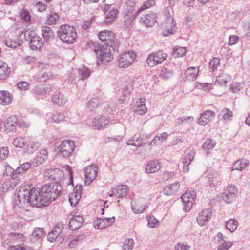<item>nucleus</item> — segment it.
<instances>
[{
    "instance_id": "nucleus-1",
    "label": "nucleus",
    "mask_w": 250,
    "mask_h": 250,
    "mask_svg": "<svg viewBox=\"0 0 250 250\" xmlns=\"http://www.w3.org/2000/svg\"><path fill=\"white\" fill-rule=\"evenodd\" d=\"M36 189L39 192L36 198L37 207H40L55 200L61 193L62 187L59 183H55L44 185L40 189Z\"/></svg>"
},
{
    "instance_id": "nucleus-2",
    "label": "nucleus",
    "mask_w": 250,
    "mask_h": 250,
    "mask_svg": "<svg viewBox=\"0 0 250 250\" xmlns=\"http://www.w3.org/2000/svg\"><path fill=\"white\" fill-rule=\"evenodd\" d=\"M38 193L36 188L31 189L29 187L24 186L18 191L17 201L21 206L30 204L32 206H37L38 200L36 198Z\"/></svg>"
},
{
    "instance_id": "nucleus-3",
    "label": "nucleus",
    "mask_w": 250,
    "mask_h": 250,
    "mask_svg": "<svg viewBox=\"0 0 250 250\" xmlns=\"http://www.w3.org/2000/svg\"><path fill=\"white\" fill-rule=\"evenodd\" d=\"M165 20L162 24V34L164 36H168L174 33L176 31V22L167 8L163 10Z\"/></svg>"
},
{
    "instance_id": "nucleus-4",
    "label": "nucleus",
    "mask_w": 250,
    "mask_h": 250,
    "mask_svg": "<svg viewBox=\"0 0 250 250\" xmlns=\"http://www.w3.org/2000/svg\"><path fill=\"white\" fill-rule=\"evenodd\" d=\"M58 36L64 42L73 43L77 38V33L72 26L62 25L58 31Z\"/></svg>"
},
{
    "instance_id": "nucleus-5",
    "label": "nucleus",
    "mask_w": 250,
    "mask_h": 250,
    "mask_svg": "<svg viewBox=\"0 0 250 250\" xmlns=\"http://www.w3.org/2000/svg\"><path fill=\"white\" fill-rule=\"evenodd\" d=\"M76 148L75 142L70 140H64L57 146V153L64 158L72 156Z\"/></svg>"
},
{
    "instance_id": "nucleus-6",
    "label": "nucleus",
    "mask_w": 250,
    "mask_h": 250,
    "mask_svg": "<svg viewBox=\"0 0 250 250\" xmlns=\"http://www.w3.org/2000/svg\"><path fill=\"white\" fill-rule=\"evenodd\" d=\"M95 52L97 57V63L98 65L108 62L113 58L109 49L107 47L100 46L95 49Z\"/></svg>"
},
{
    "instance_id": "nucleus-7",
    "label": "nucleus",
    "mask_w": 250,
    "mask_h": 250,
    "mask_svg": "<svg viewBox=\"0 0 250 250\" xmlns=\"http://www.w3.org/2000/svg\"><path fill=\"white\" fill-rule=\"evenodd\" d=\"M167 57V54L159 51L149 54L146 60V63L150 67H154L162 63Z\"/></svg>"
},
{
    "instance_id": "nucleus-8",
    "label": "nucleus",
    "mask_w": 250,
    "mask_h": 250,
    "mask_svg": "<svg viewBox=\"0 0 250 250\" xmlns=\"http://www.w3.org/2000/svg\"><path fill=\"white\" fill-rule=\"evenodd\" d=\"M237 192L238 189L235 185H229L224 189L222 198L226 203L230 204L235 200Z\"/></svg>"
},
{
    "instance_id": "nucleus-9",
    "label": "nucleus",
    "mask_w": 250,
    "mask_h": 250,
    "mask_svg": "<svg viewBox=\"0 0 250 250\" xmlns=\"http://www.w3.org/2000/svg\"><path fill=\"white\" fill-rule=\"evenodd\" d=\"M136 54L130 51L122 53L119 58L118 65L120 68L129 66L136 58Z\"/></svg>"
},
{
    "instance_id": "nucleus-10",
    "label": "nucleus",
    "mask_w": 250,
    "mask_h": 250,
    "mask_svg": "<svg viewBox=\"0 0 250 250\" xmlns=\"http://www.w3.org/2000/svg\"><path fill=\"white\" fill-rule=\"evenodd\" d=\"M195 197L196 192L194 190H188L181 196L185 211H188L192 208Z\"/></svg>"
},
{
    "instance_id": "nucleus-11",
    "label": "nucleus",
    "mask_w": 250,
    "mask_h": 250,
    "mask_svg": "<svg viewBox=\"0 0 250 250\" xmlns=\"http://www.w3.org/2000/svg\"><path fill=\"white\" fill-rule=\"evenodd\" d=\"M103 11L105 15L104 21L105 24H111L117 18L118 11L111 5L106 4L103 8Z\"/></svg>"
},
{
    "instance_id": "nucleus-12",
    "label": "nucleus",
    "mask_w": 250,
    "mask_h": 250,
    "mask_svg": "<svg viewBox=\"0 0 250 250\" xmlns=\"http://www.w3.org/2000/svg\"><path fill=\"white\" fill-rule=\"evenodd\" d=\"M98 37L107 46L112 48L115 46V34L112 31L107 30L102 31L99 33Z\"/></svg>"
},
{
    "instance_id": "nucleus-13",
    "label": "nucleus",
    "mask_w": 250,
    "mask_h": 250,
    "mask_svg": "<svg viewBox=\"0 0 250 250\" xmlns=\"http://www.w3.org/2000/svg\"><path fill=\"white\" fill-rule=\"evenodd\" d=\"M147 207L146 201L143 198L135 199L131 202V209L135 214L143 213Z\"/></svg>"
},
{
    "instance_id": "nucleus-14",
    "label": "nucleus",
    "mask_w": 250,
    "mask_h": 250,
    "mask_svg": "<svg viewBox=\"0 0 250 250\" xmlns=\"http://www.w3.org/2000/svg\"><path fill=\"white\" fill-rule=\"evenodd\" d=\"M64 174L63 171L58 168L46 169L44 172V176L50 180H55L56 183L61 181L63 178Z\"/></svg>"
},
{
    "instance_id": "nucleus-15",
    "label": "nucleus",
    "mask_w": 250,
    "mask_h": 250,
    "mask_svg": "<svg viewBox=\"0 0 250 250\" xmlns=\"http://www.w3.org/2000/svg\"><path fill=\"white\" fill-rule=\"evenodd\" d=\"M110 122L109 118L103 115L96 116L92 120V126L97 130L104 129Z\"/></svg>"
},
{
    "instance_id": "nucleus-16",
    "label": "nucleus",
    "mask_w": 250,
    "mask_h": 250,
    "mask_svg": "<svg viewBox=\"0 0 250 250\" xmlns=\"http://www.w3.org/2000/svg\"><path fill=\"white\" fill-rule=\"evenodd\" d=\"M85 171V183L86 185H89L95 179L97 176L98 168V167L94 166L86 167L84 169Z\"/></svg>"
},
{
    "instance_id": "nucleus-17",
    "label": "nucleus",
    "mask_w": 250,
    "mask_h": 250,
    "mask_svg": "<svg viewBox=\"0 0 250 250\" xmlns=\"http://www.w3.org/2000/svg\"><path fill=\"white\" fill-rule=\"evenodd\" d=\"M82 191V186L77 185L73 190V192L69 194V200L72 206L75 207L78 203L81 198Z\"/></svg>"
},
{
    "instance_id": "nucleus-18",
    "label": "nucleus",
    "mask_w": 250,
    "mask_h": 250,
    "mask_svg": "<svg viewBox=\"0 0 250 250\" xmlns=\"http://www.w3.org/2000/svg\"><path fill=\"white\" fill-rule=\"evenodd\" d=\"M196 154V151L194 149L189 150L183 157L182 163L183 164V171L185 173L188 172L189 165L193 161Z\"/></svg>"
},
{
    "instance_id": "nucleus-19",
    "label": "nucleus",
    "mask_w": 250,
    "mask_h": 250,
    "mask_svg": "<svg viewBox=\"0 0 250 250\" xmlns=\"http://www.w3.org/2000/svg\"><path fill=\"white\" fill-rule=\"evenodd\" d=\"M114 217L97 219L94 223V227L97 229H102L112 225L115 222Z\"/></svg>"
},
{
    "instance_id": "nucleus-20",
    "label": "nucleus",
    "mask_w": 250,
    "mask_h": 250,
    "mask_svg": "<svg viewBox=\"0 0 250 250\" xmlns=\"http://www.w3.org/2000/svg\"><path fill=\"white\" fill-rule=\"evenodd\" d=\"M157 18L156 13H150L141 17L140 21L146 27H152L157 22Z\"/></svg>"
},
{
    "instance_id": "nucleus-21",
    "label": "nucleus",
    "mask_w": 250,
    "mask_h": 250,
    "mask_svg": "<svg viewBox=\"0 0 250 250\" xmlns=\"http://www.w3.org/2000/svg\"><path fill=\"white\" fill-rule=\"evenodd\" d=\"M161 168V164L157 160H151L146 165L145 171L147 174L158 172Z\"/></svg>"
},
{
    "instance_id": "nucleus-22",
    "label": "nucleus",
    "mask_w": 250,
    "mask_h": 250,
    "mask_svg": "<svg viewBox=\"0 0 250 250\" xmlns=\"http://www.w3.org/2000/svg\"><path fill=\"white\" fill-rule=\"evenodd\" d=\"M212 216V211L210 209H203L199 213L197 218L198 223L200 226H204L205 223L208 222Z\"/></svg>"
},
{
    "instance_id": "nucleus-23",
    "label": "nucleus",
    "mask_w": 250,
    "mask_h": 250,
    "mask_svg": "<svg viewBox=\"0 0 250 250\" xmlns=\"http://www.w3.org/2000/svg\"><path fill=\"white\" fill-rule=\"evenodd\" d=\"M48 157V152L46 149L41 150L32 161V165L37 167L43 163Z\"/></svg>"
},
{
    "instance_id": "nucleus-24",
    "label": "nucleus",
    "mask_w": 250,
    "mask_h": 250,
    "mask_svg": "<svg viewBox=\"0 0 250 250\" xmlns=\"http://www.w3.org/2000/svg\"><path fill=\"white\" fill-rule=\"evenodd\" d=\"M199 68L198 67H189L185 72V79L188 81H195L199 74Z\"/></svg>"
},
{
    "instance_id": "nucleus-25",
    "label": "nucleus",
    "mask_w": 250,
    "mask_h": 250,
    "mask_svg": "<svg viewBox=\"0 0 250 250\" xmlns=\"http://www.w3.org/2000/svg\"><path fill=\"white\" fill-rule=\"evenodd\" d=\"M13 100V95L6 90H0V105L6 106L9 105Z\"/></svg>"
},
{
    "instance_id": "nucleus-26",
    "label": "nucleus",
    "mask_w": 250,
    "mask_h": 250,
    "mask_svg": "<svg viewBox=\"0 0 250 250\" xmlns=\"http://www.w3.org/2000/svg\"><path fill=\"white\" fill-rule=\"evenodd\" d=\"M215 113L213 111L207 110L204 111L201 115L199 120V124L204 125L207 124L211 120V119L215 117Z\"/></svg>"
},
{
    "instance_id": "nucleus-27",
    "label": "nucleus",
    "mask_w": 250,
    "mask_h": 250,
    "mask_svg": "<svg viewBox=\"0 0 250 250\" xmlns=\"http://www.w3.org/2000/svg\"><path fill=\"white\" fill-rule=\"evenodd\" d=\"M43 46V42L39 36H35L31 38L29 46L33 50H40Z\"/></svg>"
},
{
    "instance_id": "nucleus-28",
    "label": "nucleus",
    "mask_w": 250,
    "mask_h": 250,
    "mask_svg": "<svg viewBox=\"0 0 250 250\" xmlns=\"http://www.w3.org/2000/svg\"><path fill=\"white\" fill-rule=\"evenodd\" d=\"M83 221V218L81 216L77 215L72 217L69 222V229L72 230L78 229L82 226Z\"/></svg>"
},
{
    "instance_id": "nucleus-29",
    "label": "nucleus",
    "mask_w": 250,
    "mask_h": 250,
    "mask_svg": "<svg viewBox=\"0 0 250 250\" xmlns=\"http://www.w3.org/2000/svg\"><path fill=\"white\" fill-rule=\"evenodd\" d=\"M180 183L177 182L167 185L164 188L163 192L167 195H173L178 192L180 188Z\"/></svg>"
},
{
    "instance_id": "nucleus-30",
    "label": "nucleus",
    "mask_w": 250,
    "mask_h": 250,
    "mask_svg": "<svg viewBox=\"0 0 250 250\" xmlns=\"http://www.w3.org/2000/svg\"><path fill=\"white\" fill-rule=\"evenodd\" d=\"M63 228L62 223H58L48 234V239L50 242H53L61 233Z\"/></svg>"
},
{
    "instance_id": "nucleus-31",
    "label": "nucleus",
    "mask_w": 250,
    "mask_h": 250,
    "mask_svg": "<svg viewBox=\"0 0 250 250\" xmlns=\"http://www.w3.org/2000/svg\"><path fill=\"white\" fill-rule=\"evenodd\" d=\"M145 99L141 98L139 101L136 102L134 107V112L138 115H143L146 113L147 108L145 105Z\"/></svg>"
},
{
    "instance_id": "nucleus-32",
    "label": "nucleus",
    "mask_w": 250,
    "mask_h": 250,
    "mask_svg": "<svg viewBox=\"0 0 250 250\" xmlns=\"http://www.w3.org/2000/svg\"><path fill=\"white\" fill-rule=\"evenodd\" d=\"M52 86L49 84H39L36 85L34 88V93L39 96L44 95L50 92L52 90Z\"/></svg>"
},
{
    "instance_id": "nucleus-33",
    "label": "nucleus",
    "mask_w": 250,
    "mask_h": 250,
    "mask_svg": "<svg viewBox=\"0 0 250 250\" xmlns=\"http://www.w3.org/2000/svg\"><path fill=\"white\" fill-rule=\"evenodd\" d=\"M231 80V77L230 75L226 73H222L217 77L215 84L225 86L227 84V83L230 81Z\"/></svg>"
},
{
    "instance_id": "nucleus-34",
    "label": "nucleus",
    "mask_w": 250,
    "mask_h": 250,
    "mask_svg": "<svg viewBox=\"0 0 250 250\" xmlns=\"http://www.w3.org/2000/svg\"><path fill=\"white\" fill-rule=\"evenodd\" d=\"M17 122V119L16 116L12 115L9 117L3 122L4 128L9 131L13 130Z\"/></svg>"
},
{
    "instance_id": "nucleus-35",
    "label": "nucleus",
    "mask_w": 250,
    "mask_h": 250,
    "mask_svg": "<svg viewBox=\"0 0 250 250\" xmlns=\"http://www.w3.org/2000/svg\"><path fill=\"white\" fill-rule=\"evenodd\" d=\"M129 191L127 186L119 185L114 189V195L118 198H122L126 196Z\"/></svg>"
},
{
    "instance_id": "nucleus-36",
    "label": "nucleus",
    "mask_w": 250,
    "mask_h": 250,
    "mask_svg": "<svg viewBox=\"0 0 250 250\" xmlns=\"http://www.w3.org/2000/svg\"><path fill=\"white\" fill-rule=\"evenodd\" d=\"M249 164V161L245 159H241L236 161L232 165V170H237L242 171L245 169Z\"/></svg>"
},
{
    "instance_id": "nucleus-37",
    "label": "nucleus",
    "mask_w": 250,
    "mask_h": 250,
    "mask_svg": "<svg viewBox=\"0 0 250 250\" xmlns=\"http://www.w3.org/2000/svg\"><path fill=\"white\" fill-rule=\"evenodd\" d=\"M53 102L59 106L64 105L67 102V99L63 94L57 93L54 94L52 97Z\"/></svg>"
},
{
    "instance_id": "nucleus-38",
    "label": "nucleus",
    "mask_w": 250,
    "mask_h": 250,
    "mask_svg": "<svg viewBox=\"0 0 250 250\" xmlns=\"http://www.w3.org/2000/svg\"><path fill=\"white\" fill-rule=\"evenodd\" d=\"M174 74L172 69L169 67H163L162 68L159 74L161 78L164 80H167L171 78Z\"/></svg>"
},
{
    "instance_id": "nucleus-39",
    "label": "nucleus",
    "mask_w": 250,
    "mask_h": 250,
    "mask_svg": "<svg viewBox=\"0 0 250 250\" xmlns=\"http://www.w3.org/2000/svg\"><path fill=\"white\" fill-rule=\"evenodd\" d=\"M20 180L16 178H11L6 180L3 184V188L6 190H10L14 188L19 183Z\"/></svg>"
},
{
    "instance_id": "nucleus-40",
    "label": "nucleus",
    "mask_w": 250,
    "mask_h": 250,
    "mask_svg": "<svg viewBox=\"0 0 250 250\" xmlns=\"http://www.w3.org/2000/svg\"><path fill=\"white\" fill-rule=\"evenodd\" d=\"M22 43V41L19 39L17 37L9 38L6 41L5 44L9 47L16 48L21 45Z\"/></svg>"
},
{
    "instance_id": "nucleus-41",
    "label": "nucleus",
    "mask_w": 250,
    "mask_h": 250,
    "mask_svg": "<svg viewBox=\"0 0 250 250\" xmlns=\"http://www.w3.org/2000/svg\"><path fill=\"white\" fill-rule=\"evenodd\" d=\"M143 138L140 136L136 137L135 135L132 138L129 139L126 142L127 145H132L138 147L142 146L146 143H143Z\"/></svg>"
},
{
    "instance_id": "nucleus-42",
    "label": "nucleus",
    "mask_w": 250,
    "mask_h": 250,
    "mask_svg": "<svg viewBox=\"0 0 250 250\" xmlns=\"http://www.w3.org/2000/svg\"><path fill=\"white\" fill-rule=\"evenodd\" d=\"M44 234V229L42 228H35L31 236L32 241H36L41 239Z\"/></svg>"
},
{
    "instance_id": "nucleus-43",
    "label": "nucleus",
    "mask_w": 250,
    "mask_h": 250,
    "mask_svg": "<svg viewBox=\"0 0 250 250\" xmlns=\"http://www.w3.org/2000/svg\"><path fill=\"white\" fill-rule=\"evenodd\" d=\"M42 37L45 40H48L53 38L54 36V33L50 27L43 26L42 28Z\"/></svg>"
},
{
    "instance_id": "nucleus-44",
    "label": "nucleus",
    "mask_w": 250,
    "mask_h": 250,
    "mask_svg": "<svg viewBox=\"0 0 250 250\" xmlns=\"http://www.w3.org/2000/svg\"><path fill=\"white\" fill-rule=\"evenodd\" d=\"M59 15L55 12H52L47 18L46 22L48 25H54L59 21Z\"/></svg>"
},
{
    "instance_id": "nucleus-45",
    "label": "nucleus",
    "mask_w": 250,
    "mask_h": 250,
    "mask_svg": "<svg viewBox=\"0 0 250 250\" xmlns=\"http://www.w3.org/2000/svg\"><path fill=\"white\" fill-rule=\"evenodd\" d=\"M40 145V143L38 142H31L27 145L26 151L28 153H33L38 149Z\"/></svg>"
},
{
    "instance_id": "nucleus-46",
    "label": "nucleus",
    "mask_w": 250,
    "mask_h": 250,
    "mask_svg": "<svg viewBox=\"0 0 250 250\" xmlns=\"http://www.w3.org/2000/svg\"><path fill=\"white\" fill-rule=\"evenodd\" d=\"M237 227L238 222L233 219H231L226 223L227 229L231 232H233L237 229Z\"/></svg>"
},
{
    "instance_id": "nucleus-47",
    "label": "nucleus",
    "mask_w": 250,
    "mask_h": 250,
    "mask_svg": "<svg viewBox=\"0 0 250 250\" xmlns=\"http://www.w3.org/2000/svg\"><path fill=\"white\" fill-rule=\"evenodd\" d=\"M208 177L210 186H215L217 184L220 180V177L216 172L208 174Z\"/></svg>"
},
{
    "instance_id": "nucleus-48",
    "label": "nucleus",
    "mask_w": 250,
    "mask_h": 250,
    "mask_svg": "<svg viewBox=\"0 0 250 250\" xmlns=\"http://www.w3.org/2000/svg\"><path fill=\"white\" fill-rule=\"evenodd\" d=\"M186 51V47L175 46L173 48V56L174 57H182L185 55Z\"/></svg>"
},
{
    "instance_id": "nucleus-49",
    "label": "nucleus",
    "mask_w": 250,
    "mask_h": 250,
    "mask_svg": "<svg viewBox=\"0 0 250 250\" xmlns=\"http://www.w3.org/2000/svg\"><path fill=\"white\" fill-rule=\"evenodd\" d=\"M219 116L224 120H228L232 117V112L229 109L225 108L221 110Z\"/></svg>"
},
{
    "instance_id": "nucleus-50",
    "label": "nucleus",
    "mask_w": 250,
    "mask_h": 250,
    "mask_svg": "<svg viewBox=\"0 0 250 250\" xmlns=\"http://www.w3.org/2000/svg\"><path fill=\"white\" fill-rule=\"evenodd\" d=\"M78 72L82 80L88 78L90 73V70L84 66H82L78 68Z\"/></svg>"
},
{
    "instance_id": "nucleus-51",
    "label": "nucleus",
    "mask_w": 250,
    "mask_h": 250,
    "mask_svg": "<svg viewBox=\"0 0 250 250\" xmlns=\"http://www.w3.org/2000/svg\"><path fill=\"white\" fill-rule=\"evenodd\" d=\"M65 116L62 113L56 112L52 115V120L56 123H60L64 121Z\"/></svg>"
},
{
    "instance_id": "nucleus-52",
    "label": "nucleus",
    "mask_w": 250,
    "mask_h": 250,
    "mask_svg": "<svg viewBox=\"0 0 250 250\" xmlns=\"http://www.w3.org/2000/svg\"><path fill=\"white\" fill-rule=\"evenodd\" d=\"M134 241L132 239H125L123 243L122 250H132L134 247Z\"/></svg>"
},
{
    "instance_id": "nucleus-53",
    "label": "nucleus",
    "mask_w": 250,
    "mask_h": 250,
    "mask_svg": "<svg viewBox=\"0 0 250 250\" xmlns=\"http://www.w3.org/2000/svg\"><path fill=\"white\" fill-rule=\"evenodd\" d=\"M243 88V84L238 82H233L230 85V91L235 93L240 91Z\"/></svg>"
},
{
    "instance_id": "nucleus-54",
    "label": "nucleus",
    "mask_w": 250,
    "mask_h": 250,
    "mask_svg": "<svg viewBox=\"0 0 250 250\" xmlns=\"http://www.w3.org/2000/svg\"><path fill=\"white\" fill-rule=\"evenodd\" d=\"M10 69L8 65H4L3 67L0 68V79L4 80L9 75Z\"/></svg>"
},
{
    "instance_id": "nucleus-55",
    "label": "nucleus",
    "mask_w": 250,
    "mask_h": 250,
    "mask_svg": "<svg viewBox=\"0 0 250 250\" xmlns=\"http://www.w3.org/2000/svg\"><path fill=\"white\" fill-rule=\"evenodd\" d=\"M215 142L210 139H207L203 144V148L206 150H210L214 148L215 146Z\"/></svg>"
},
{
    "instance_id": "nucleus-56",
    "label": "nucleus",
    "mask_w": 250,
    "mask_h": 250,
    "mask_svg": "<svg viewBox=\"0 0 250 250\" xmlns=\"http://www.w3.org/2000/svg\"><path fill=\"white\" fill-rule=\"evenodd\" d=\"M147 226L149 228H155L159 225V221L153 216H148L147 217Z\"/></svg>"
},
{
    "instance_id": "nucleus-57",
    "label": "nucleus",
    "mask_w": 250,
    "mask_h": 250,
    "mask_svg": "<svg viewBox=\"0 0 250 250\" xmlns=\"http://www.w3.org/2000/svg\"><path fill=\"white\" fill-rule=\"evenodd\" d=\"M155 4L154 0H148L145 2L143 6L141 7L138 9L137 11L136 12L137 15H138L141 11L144 10L146 9L150 8L151 6Z\"/></svg>"
},
{
    "instance_id": "nucleus-58",
    "label": "nucleus",
    "mask_w": 250,
    "mask_h": 250,
    "mask_svg": "<svg viewBox=\"0 0 250 250\" xmlns=\"http://www.w3.org/2000/svg\"><path fill=\"white\" fill-rule=\"evenodd\" d=\"M13 145L16 147L22 148L25 146L26 143L23 138H16L13 140Z\"/></svg>"
},
{
    "instance_id": "nucleus-59",
    "label": "nucleus",
    "mask_w": 250,
    "mask_h": 250,
    "mask_svg": "<svg viewBox=\"0 0 250 250\" xmlns=\"http://www.w3.org/2000/svg\"><path fill=\"white\" fill-rule=\"evenodd\" d=\"M168 136L167 132H164L162 134L156 135L153 139V142H156V144L163 142Z\"/></svg>"
},
{
    "instance_id": "nucleus-60",
    "label": "nucleus",
    "mask_w": 250,
    "mask_h": 250,
    "mask_svg": "<svg viewBox=\"0 0 250 250\" xmlns=\"http://www.w3.org/2000/svg\"><path fill=\"white\" fill-rule=\"evenodd\" d=\"M233 243L231 241H223L222 243L220 244L218 246V250H227L230 248Z\"/></svg>"
},
{
    "instance_id": "nucleus-61",
    "label": "nucleus",
    "mask_w": 250,
    "mask_h": 250,
    "mask_svg": "<svg viewBox=\"0 0 250 250\" xmlns=\"http://www.w3.org/2000/svg\"><path fill=\"white\" fill-rule=\"evenodd\" d=\"M220 59L218 58H214L211 60L209 63V66L213 71L217 69L218 66L220 64Z\"/></svg>"
},
{
    "instance_id": "nucleus-62",
    "label": "nucleus",
    "mask_w": 250,
    "mask_h": 250,
    "mask_svg": "<svg viewBox=\"0 0 250 250\" xmlns=\"http://www.w3.org/2000/svg\"><path fill=\"white\" fill-rule=\"evenodd\" d=\"M31 164L29 162H25L21 164L17 169L18 172H22L29 169L31 166Z\"/></svg>"
},
{
    "instance_id": "nucleus-63",
    "label": "nucleus",
    "mask_w": 250,
    "mask_h": 250,
    "mask_svg": "<svg viewBox=\"0 0 250 250\" xmlns=\"http://www.w3.org/2000/svg\"><path fill=\"white\" fill-rule=\"evenodd\" d=\"M20 17L22 20L26 22H29L31 19L29 12L25 10H23L21 12Z\"/></svg>"
},
{
    "instance_id": "nucleus-64",
    "label": "nucleus",
    "mask_w": 250,
    "mask_h": 250,
    "mask_svg": "<svg viewBox=\"0 0 250 250\" xmlns=\"http://www.w3.org/2000/svg\"><path fill=\"white\" fill-rule=\"evenodd\" d=\"M174 248L176 250H189L190 246L183 243H178L175 245Z\"/></svg>"
}]
</instances>
